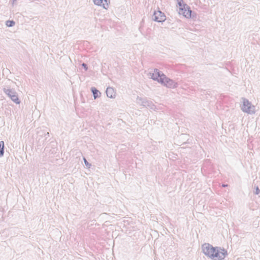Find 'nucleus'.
Listing matches in <instances>:
<instances>
[{
  "mask_svg": "<svg viewBox=\"0 0 260 260\" xmlns=\"http://www.w3.org/2000/svg\"><path fill=\"white\" fill-rule=\"evenodd\" d=\"M202 251L207 257L213 260L223 259L228 254L227 251L220 247H214L209 243H204L202 246Z\"/></svg>",
  "mask_w": 260,
  "mask_h": 260,
  "instance_id": "obj_1",
  "label": "nucleus"
},
{
  "mask_svg": "<svg viewBox=\"0 0 260 260\" xmlns=\"http://www.w3.org/2000/svg\"><path fill=\"white\" fill-rule=\"evenodd\" d=\"M148 76L149 78L157 81L158 83L168 88H175L178 86L177 82L167 78L165 75L161 73V72L157 69H154L150 71L148 74Z\"/></svg>",
  "mask_w": 260,
  "mask_h": 260,
  "instance_id": "obj_2",
  "label": "nucleus"
},
{
  "mask_svg": "<svg viewBox=\"0 0 260 260\" xmlns=\"http://www.w3.org/2000/svg\"><path fill=\"white\" fill-rule=\"evenodd\" d=\"M241 110L248 114H253L255 113V107L251 104L247 99L242 98L240 105Z\"/></svg>",
  "mask_w": 260,
  "mask_h": 260,
  "instance_id": "obj_3",
  "label": "nucleus"
},
{
  "mask_svg": "<svg viewBox=\"0 0 260 260\" xmlns=\"http://www.w3.org/2000/svg\"><path fill=\"white\" fill-rule=\"evenodd\" d=\"M4 93L15 104H19L20 101L19 100L18 94L15 90L11 88L9 86L4 87L3 89Z\"/></svg>",
  "mask_w": 260,
  "mask_h": 260,
  "instance_id": "obj_4",
  "label": "nucleus"
},
{
  "mask_svg": "<svg viewBox=\"0 0 260 260\" xmlns=\"http://www.w3.org/2000/svg\"><path fill=\"white\" fill-rule=\"evenodd\" d=\"M137 104L143 107H149L150 109H155V106L153 104L152 102L149 101L146 98L138 97L136 100Z\"/></svg>",
  "mask_w": 260,
  "mask_h": 260,
  "instance_id": "obj_5",
  "label": "nucleus"
},
{
  "mask_svg": "<svg viewBox=\"0 0 260 260\" xmlns=\"http://www.w3.org/2000/svg\"><path fill=\"white\" fill-rule=\"evenodd\" d=\"M191 10L187 5L183 6V8L179 9L178 10V13L180 15H182L186 18H190L191 17L193 18L195 17L193 14L191 15Z\"/></svg>",
  "mask_w": 260,
  "mask_h": 260,
  "instance_id": "obj_6",
  "label": "nucleus"
},
{
  "mask_svg": "<svg viewBox=\"0 0 260 260\" xmlns=\"http://www.w3.org/2000/svg\"><path fill=\"white\" fill-rule=\"evenodd\" d=\"M153 19L157 22H163L166 20V16L160 11H155L153 14Z\"/></svg>",
  "mask_w": 260,
  "mask_h": 260,
  "instance_id": "obj_7",
  "label": "nucleus"
},
{
  "mask_svg": "<svg viewBox=\"0 0 260 260\" xmlns=\"http://www.w3.org/2000/svg\"><path fill=\"white\" fill-rule=\"evenodd\" d=\"M94 4L107 9L109 6L108 0H93Z\"/></svg>",
  "mask_w": 260,
  "mask_h": 260,
  "instance_id": "obj_8",
  "label": "nucleus"
},
{
  "mask_svg": "<svg viewBox=\"0 0 260 260\" xmlns=\"http://www.w3.org/2000/svg\"><path fill=\"white\" fill-rule=\"evenodd\" d=\"M107 96L111 99H115L116 97V92L114 89L111 87H108L106 90Z\"/></svg>",
  "mask_w": 260,
  "mask_h": 260,
  "instance_id": "obj_9",
  "label": "nucleus"
},
{
  "mask_svg": "<svg viewBox=\"0 0 260 260\" xmlns=\"http://www.w3.org/2000/svg\"><path fill=\"white\" fill-rule=\"evenodd\" d=\"M91 90L93 93L94 99H96L98 97H99L100 95L101 92L98 90H97L95 87H92Z\"/></svg>",
  "mask_w": 260,
  "mask_h": 260,
  "instance_id": "obj_10",
  "label": "nucleus"
},
{
  "mask_svg": "<svg viewBox=\"0 0 260 260\" xmlns=\"http://www.w3.org/2000/svg\"><path fill=\"white\" fill-rule=\"evenodd\" d=\"M4 154V142L0 141V157L3 156Z\"/></svg>",
  "mask_w": 260,
  "mask_h": 260,
  "instance_id": "obj_11",
  "label": "nucleus"
},
{
  "mask_svg": "<svg viewBox=\"0 0 260 260\" xmlns=\"http://www.w3.org/2000/svg\"><path fill=\"white\" fill-rule=\"evenodd\" d=\"M6 24L8 27H12L15 25V22L14 21L8 20L6 21Z\"/></svg>",
  "mask_w": 260,
  "mask_h": 260,
  "instance_id": "obj_12",
  "label": "nucleus"
},
{
  "mask_svg": "<svg viewBox=\"0 0 260 260\" xmlns=\"http://www.w3.org/2000/svg\"><path fill=\"white\" fill-rule=\"evenodd\" d=\"M177 2H178V5L179 6V9L183 8V6H186L187 5L184 4L183 3V0H177Z\"/></svg>",
  "mask_w": 260,
  "mask_h": 260,
  "instance_id": "obj_13",
  "label": "nucleus"
},
{
  "mask_svg": "<svg viewBox=\"0 0 260 260\" xmlns=\"http://www.w3.org/2000/svg\"><path fill=\"white\" fill-rule=\"evenodd\" d=\"M83 160H84V164L85 165V166L88 168H90V166H91V164H89L87 161V160L85 159V158H83Z\"/></svg>",
  "mask_w": 260,
  "mask_h": 260,
  "instance_id": "obj_14",
  "label": "nucleus"
},
{
  "mask_svg": "<svg viewBox=\"0 0 260 260\" xmlns=\"http://www.w3.org/2000/svg\"><path fill=\"white\" fill-rule=\"evenodd\" d=\"M259 192H260V190L259 189V188H258V186H257V187H256V188H255V193L256 194H259Z\"/></svg>",
  "mask_w": 260,
  "mask_h": 260,
  "instance_id": "obj_15",
  "label": "nucleus"
},
{
  "mask_svg": "<svg viewBox=\"0 0 260 260\" xmlns=\"http://www.w3.org/2000/svg\"><path fill=\"white\" fill-rule=\"evenodd\" d=\"M82 66L85 69V70H87V64H85V63H83L82 64Z\"/></svg>",
  "mask_w": 260,
  "mask_h": 260,
  "instance_id": "obj_16",
  "label": "nucleus"
},
{
  "mask_svg": "<svg viewBox=\"0 0 260 260\" xmlns=\"http://www.w3.org/2000/svg\"><path fill=\"white\" fill-rule=\"evenodd\" d=\"M228 186V185H227V184H223V185H222V186H223V187H226V186Z\"/></svg>",
  "mask_w": 260,
  "mask_h": 260,
  "instance_id": "obj_17",
  "label": "nucleus"
},
{
  "mask_svg": "<svg viewBox=\"0 0 260 260\" xmlns=\"http://www.w3.org/2000/svg\"><path fill=\"white\" fill-rule=\"evenodd\" d=\"M17 0H13V2L16 1Z\"/></svg>",
  "mask_w": 260,
  "mask_h": 260,
  "instance_id": "obj_18",
  "label": "nucleus"
}]
</instances>
